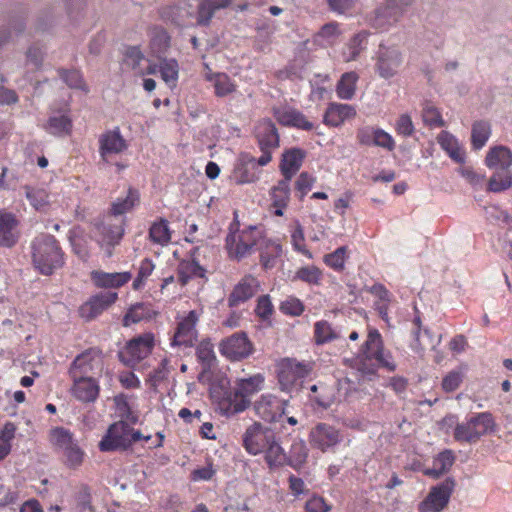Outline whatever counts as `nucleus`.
<instances>
[{
    "label": "nucleus",
    "instance_id": "nucleus-28",
    "mask_svg": "<svg viewBox=\"0 0 512 512\" xmlns=\"http://www.w3.org/2000/svg\"><path fill=\"white\" fill-rule=\"evenodd\" d=\"M68 240L74 254L81 260L86 261L90 256L89 244L91 237L80 227H74L69 231Z\"/></svg>",
    "mask_w": 512,
    "mask_h": 512
},
{
    "label": "nucleus",
    "instance_id": "nucleus-45",
    "mask_svg": "<svg viewBox=\"0 0 512 512\" xmlns=\"http://www.w3.org/2000/svg\"><path fill=\"white\" fill-rule=\"evenodd\" d=\"M358 75L356 72H346L337 84V94L341 99H352L356 91Z\"/></svg>",
    "mask_w": 512,
    "mask_h": 512
},
{
    "label": "nucleus",
    "instance_id": "nucleus-16",
    "mask_svg": "<svg viewBox=\"0 0 512 512\" xmlns=\"http://www.w3.org/2000/svg\"><path fill=\"white\" fill-rule=\"evenodd\" d=\"M127 147L126 140L122 137L119 128L106 131L99 136V153L106 163H109V158L112 155L123 152Z\"/></svg>",
    "mask_w": 512,
    "mask_h": 512
},
{
    "label": "nucleus",
    "instance_id": "nucleus-33",
    "mask_svg": "<svg viewBox=\"0 0 512 512\" xmlns=\"http://www.w3.org/2000/svg\"><path fill=\"white\" fill-rule=\"evenodd\" d=\"M102 239L100 244L105 247L108 257L112 255V249L115 245L119 244L123 237L124 229L121 225L115 224H102L99 227Z\"/></svg>",
    "mask_w": 512,
    "mask_h": 512
},
{
    "label": "nucleus",
    "instance_id": "nucleus-15",
    "mask_svg": "<svg viewBox=\"0 0 512 512\" xmlns=\"http://www.w3.org/2000/svg\"><path fill=\"white\" fill-rule=\"evenodd\" d=\"M272 113L277 122L286 127L310 131L314 128L306 116L299 110L292 107H273Z\"/></svg>",
    "mask_w": 512,
    "mask_h": 512
},
{
    "label": "nucleus",
    "instance_id": "nucleus-55",
    "mask_svg": "<svg viewBox=\"0 0 512 512\" xmlns=\"http://www.w3.org/2000/svg\"><path fill=\"white\" fill-rule=\"evenodd\" d=\"M422 117L426 125L433 127H443L445 125L440 112L433 105L426 104L424 106L422 110Z\"/></svg>",
    "mask_w": 512,
    "mask_h": 512
},
{
    "label": "nucleus",
    "instance_id": "nucleus-41",
    "mask_svg": "<svg viewBox=\"0 0 512 512\" xmlns=\"http://www.w3.org/2000/svg\"><path fill=\"white\" fill-rule=\"evenodd\" d=\"M49 441L55 449L62 452L76 443L73 434L64 427L52 428L49 432Z\"/></svg>",
    "mask_w": 512,
    "mask_h": 512
},
{
    "label": "nucleus",
    "instance_id": "nucleus-32",
    "mask_svg": "<svg viewBox=\"0 0 512 512\" xmlns=\"http://www.w3.org/2000/svg\"><path fill=\"white\" fill-rule=\"evenodd\" d=\"M232 0H202L198 5L197 24L208 26L216 11L224 9L231 4Z\"/></svg>",
    "mask_w": 512,
    "mask_h": 512
},
{
    "label": "nucleus",
    "instance_id": "nucleus-22",
    "mask_svg": "<svg viewBox=\"0 0 512 512\" xmlns=\"http://www.w3.org/2000/svg\"><path fill=\"white\" fill-rule=\"evenodd\" d=\"M259 288V281L252 275L244 276L228 297L229 307H237L252 298Z\"/></svg>",
    "mask_w": 512,
    "mask_h": 512
},
{
    "label": "nucleus",
    "instance_id": "nucleus-27",
    "mask_svg": "<svg viewBox=\"0 0 512 512\" xmlns=\"http://www.w3.org/2000/svg\"><path fill=\"white\" fill-rule=\"evenodd\" d=\"M257 160L249 154H242L240 163L234 169V179L237 184L252 183L258 179L255 172Z\"/></svg>",
    "mask_w": 512,
    "mask_h": 512
},
{
    "label": "nucleus",
    "instance_id": "nucleus-53",
    "mask_svg": "<svg viewBox=\"0 0 512 512\" xmlns=\"http://www.w3.org/2000/svg\"><path fill=\"white\" fill-rule=\"evenodd\" d=\"M59 77L70 87L74 89H84V80L78 70H58Z\"/></svg>",
    "mask_w": 512,
    "mask_h": 512
},
{
    "label": "nucleus",
    "instance_id": "nucleus-14",
    "mask_svg": "<svg viewBox=\"0 0 512 512\" xmlns=\"http://www.w3.org/2000/svg\"><path fill=\"white\" fill-rule=\"evenodd\" d=\"M288 401L281 400L273 395H262L255 403L257 414L265 421L275 422L285 414Z\"/></svg>",
    "mask_w": 512,
    "mask_h": 512
},
{
    "label": "nucleus",
    "instance_id": "nucleus-1",
    "mask_svg": "<svg viewBox=\"0 0 512 512\" xmlns=\"http://www.w3.org/2000/svg\"><path fill=\"white\" fill-rule=\"evenodd\" d=\"M264 380L262 374L239 379L233 389L214 391L212 397L219 401L220 407L226 414H237L250 406L251 396L262 389Z\"/></svg>",
    "mask_w": 512,
    "mask_h": 512
},
{
    "label": "nucleus",
    "instance_id": "nucleus-39",
    "mask_svg": "<svg viewBox=\"0 0 512 512\" xmlns=\"http://www.w3.org/2000/svg\"><path fill=\"white\" fill-rule=\"evenodd\" d=\"M225 246L229 256L238 261L248 256L252 251V247L235 234L226 236Z\"/></svg>",
    "mask_w": 512,
    "mask_h": 512
},
{
    "label": "nucleus",
    "instance_id": "nucleus-57",
    "mask_svg": "<svg viewBox=\"0 0 512 512\" xmlns=\"http://www.w3.org/2000/svg\"><path fill=\"white\" fill-rule=\"evenodd\" d=\"M66 458V465L70 468H76L83 462L84 452L78 446L77 442L63 452Z\"/></svg>",
    "mask_w": 512,
    "mask_h": 512
},
{
    "label": "nucleus",
    "instance_id": "nucleus-40",
    "mask_svg": "<svg viewBox=\"0 0 512 512\" xmlns=\"http://www.w3.org/2000/svg\"><path fill=\"white\" fill-rule=\"evenodd\" d=\"M308 457V448L303 440L294 441L291 445L289 455H287V464L295 470H300L306 463Z\"/></svg>",
    "mask_w": 512,
    "mask_h": 512
},
{
    "label": "nucleus",
    "instance_id": "nucleus-26",
    "mask_svg": "<svg viewBox=\"0 0 512 512\" xmlns=\"http://www.w3.org/2000/svg\"><path fill=\"white\" fill-rule=\"evenodd\" d=\"M28 12L26 9H20L9 17V27H0V49L11 39L12 29L16 35L22 34L26 29V20Z\"/></svg>",
    "mask_w": 512,
    "mask_h": 512
},
{
    "label": "nucleus",
    "instance_id": "nucleus-19",
    "mask_svg": "<svg viewBox=\"0 0 512 512\" xmlns=\"http://www.w3.org/2000/svg\"><path fill=\"white\" fill-rule=\"evenodd\" d=\"M413 328L411 330L413 342L411 348L419 353L426 349H434L441 340V335L434 336L428 328H422L420 316H415L413 319Z\"/></svg>",
    "mask_w": 512,
    "mask_h": 512
},
{
    "label": "nucleus",
    "instance_id": "nucleus-48",
    "mask_svg": "<svg viewBox=\"0 0 512 512\" xmlns=\"http://www.w3.org/2000/svg\"><path fill=\"white\" fill-rule=\"evenodd\" d=\"M149 238L153 243L166 245L171 240V234L167 220L161 218L159 222L153 223L149 229Z\"/></svg>",
    "mask_w": 512,
    "mask_h": 512
},
{
    "label": "nucleus",
    "instance_id": "nucleus-20",
    "mask_svg": "<svg viewBox=\"0 0 512 512\" xmlns=\"http://www.w3.org/2000/svg\"><path fill=\"white\" fill-rule=\"evenodd\" d=\"M365 19L367 24L377 31H387L400 21L384 1L369 12Z\"/></svg>",
    "mask_w": 512,
    "mask_h": 512
},
{
    "label": "nucleus",
    "instance_id": "nucleus-36",
    "mask_svg": "<svg viewBox=\"0 0 512 512\" xmlns=\"http://www.w3.org/2000/svg\"><path fill=\"white\" fill-rule=\"evenodd\" d=\"M170 46V36L167 31L159 26H155L151 30L150 48L152 53L161 59Z\"/></svg>",
    "mask_w": 512,
    "mask_h": 512
},
{
    "label": "nucleus",
    "instance_id": "nucleus-60",
    "mask_svg": "<svg viewBox=\"0 0 512 512\" xmlns=\"http://www.w3.org/2000/svg\"><path fill=\"white\" fill-rule=\"evenodd\" d=\"M280 310L286 315L299 316L304 311V305L299 299L289 297L281 303Z\"/></svg>",
    "mask_w": 512,
    "mask_h": 512
},
{
    "label": "nucleus",
    "instance_id": "nucleus-35",
    "mask_svg": "<svg viewBox=\"0 0 512 512\" xmlns=\"http://www.w3.org/2000/svg\"><path fill=\"white\" fill-rule=\"evenodd\" d=\"M93 370V357L92 351L86 350L79 354L71 364L69 374L71 378H84L91 377L90 373Z\"/></svg>",
    "mask_w": 512,
    "mask_h": 512
},
{
    "label": "nucleus",
    "instance_id": "nucleus-59",
    "mask_svg": "<svg viewBox=\"0 0 512 512\" xmlns=\"http://www.w3.org/2000/svg\"><path fill=\"white\" fill-rule=\"evenodd\" d=\"M25 194L31 205L39 210L47 204V195L43 190H36L31 187H25Z\"/></svg>",
    "mask_w": 512,
    "mask_h": 512
},
{
    "label": "nucleus",
    "instance_id": "nucleus-25",
    "mask_svg": "<svg viewBox=\"0 0 512 512\" xmlns=\"http://www.w3.org/2000/svg\"><path fill=\"white\" fill-rule=\"evenodd\" d=\"M73 394L82 402H94L99 394V386L92 377L72 378Z\"/></svg>",
    "mask_w": 512,
    "mask_h": 512
},
{
    "label": "nucleus",
    "instance_id": "nucleus-46",
    "mask_svg": "<svg viewBox=\"0 0 512 512\" xmlns=\"http://www.w3.org/2000/svg\"><path fill=\"white\" fill-rule=\"evenodd\" d=\"M159 71L163 81L168 84L170 87H174L176 85L179 73V66L175 59H167L161 57L159 59Z\"/></svg>",
    "mask_w": 512,
    "mask_h": 512
},
{
    "label": "nucleus",
    "instance_id": "nucleus-52",
    "mask_svg": "<svg viewBox=\"0 0 512 512\" xmlns=\"http://www.w3.org/2000/svg\"><path fill=\"white\" fill-rule=\"evenodd\" d=\"M512 186V174L506 170L494 174L488 183V189L492 192H501Z\"/></svg>",
    "mask_w": 512,
    "mask_h": 512
},
{
    "label": "nucleus",
    "instance_id": "nucleus-42",
    "mask_svg": "<svg viewBox=\"0 0 512 512\" xmlns=\"http://www.w3.org/2000/svg\"><path fill=\"white\" fill-rule=\"evenodd\" d=\"M59 16V9L56 5L51 4L42 8L37 14L35 21V29L37 31H47L54 26Z\"/></svg>",
    "mask_w": 512,
    "mask_h": 512
},
{
    "label": "nucleus",
    "instance_id": "nucleus-51",
    "mask_svg": "<svg viewBox=\"0 0 512 512\" xmlns=\"http://www.w3.org/2000/svg\"><path fill=\"white\" fill-rule=\"evenodd\" d=\"M147 318H150V309L144 303H136L125 314L123 325L129 326L132 323H138Z\"/></svg>",
    "mask_w": 512,
    "mask_h": 512
},
{
    "label": "nucleus",
    "instance_id": "nucleus-47",
    "mask_svg": "<svg viewBox=\"0 0 512 512\" xmlns=\"http://www.w3.org/2000/svg\"><path fill=\"white\" fill-rule=\"evenodd\" d=\"M45 128L55 136L67 135L71 132L72 121L67 115H54L49 118Z\"/></svg>",
    "mask_w": 512,
    "mask_h": 512
},
{
    "label": "nucleus",
    "instance_id": "nucleus-11",
    "mask_svg": "<svg viewBox=\"0 0 512 512\" xmlns=\"http://www.w3.org/2000/svg\"><path fill=\"white\" fill-rule=\"evenodd\" d=\"M275 433L260 423L249 426L243 435V445L248 453L257 455L264 452L269 443H273Z\"/></svg>",
    "mask_w": 512,
    "mask_h": 512
},
{
    "label": "nucleus",
    "instance_id": "nucleus-63",
    "mask_svg": "<svg viewBox=\"0 0 512 512\" xmlns=\"http://www.w3.org/2000/svg\"><path fill=\"white\" fill-rule=\"evenodd\" d=\"M455 462V455L451 450H444L439 453L434 459L433 463L438 467L444 474L447 473Z\"/></svg>",
    "mask_w": 512,
    "mask_h": 512
},
{
    "label": "nucleus",
    "instance_id": "nucleus-12",
    "mask_svg": "<svg viewBox=\"0 0 512 512\" xmlns=\"http://www.w3.org/2000/svg\"><path fill=\"white\" fill-rule=\"evenodd\" d=\"M402 61V53L397 48L380 45L377 52L376 71L380 77L389 79L396 75Z\"/></svg>",
    "mask_w": 512,
    "mask_h": 512
},
{
    "label": "nucleus",
    "instance_id": "nucleus-10",
    "mask_svg": "<svg viewBox=\"0 0 512 512\" xmlns=\"http://www.w3.org/2000/svg\"><path fill=\"white\" fill-rule=\"evenodd\" d=\"M129 424L120 420L109 426L106 434L99 442L102 452L126 451L129 449Z\"/></svg>",
    "mask_w": 512,
    "mask_h": 512
},
{
    "label": "nucleus",
    "instance_id": "nucleus-7",
    "mask_svg": "<svg viewBox=\"0 0 512 512\" xmlns=\"http://www.w3.org/2000/svg\"><path fill=\"white\" fill-rule=\"evenodd\" d=\"M219 350L228 360L241 361L254 352V345L245 332L239 331L223 339Z\"/></svg>",
    "mask_w": 512,
    "mask_h": 512
},
{
    "label": "nucleus",
    "instance_id": "nucleus-21",
    "mask_svg": "<svg viewBox=\"0 0 512 512\" xmlns=\"http://www.w3.org/2000/svg\"><path fill=\"white\" fill-rule=\"evenodd\" d=\"M20 238L19 221L9 212L0 211V246L11 248Z\"/></svg>",
    "mask_w": 512,
    "mask_h": 512
},
{
    "label": "nucleus",
    "instance_id": "nucleus-30",
    "mask_svg": "<svg viewBox=\"0 0 512 512\" xmlns=\"http://www.w3.org/2000/svg\"><path fill=\"white\" fill-rule=\"evenodd\" d=\"M91 275L95 285L103 288H119L126 284L132 277L130 272L106 273L94 271Z\"/></svg>",
    "mask_w": 512,
    "mask_h": 512
},
{
    "label": "nucleus",
    "instance_id": "nucleus-64",
    "mask_svg": "<svg viewBox=\"0 0 512 512\" xmlns=\"http://www.w3.org/2000/svg\"><path fill=\"white\" fill-rule=\"evenodd\" d=\"M144 59V55L139 46H128L124 52V61L136 69L140 62Z\"/></svg>",
    "mask_w": 512,
    "mask_h": 512
},
{
    "label": "nucleus",
    "instance_id": "nucleus-6",
    "mask_svg": "<svg viewBox=\"0 0 512 512\" xmlns=\"http://www.w3.org/2000/svg\"><path fill=\"white\" fill-rule=\"evenodd\" d=\"M153 346L154 337L150 333L134 337L118 352V359L125 366L134 368L151 353Z\"/></svg>",
    "mask_w": 512,
    "mask_h": 512
},
{
    "label": "nucleus",
    "instance_id": "nucleus-58",
    "mask_svg": "<svg viewBox=\"0 0 512 512\" xmlns=\"http://www.w3.org/2000/svg\"><path fill=\"white\" fill-rule=\"evenodd\" d=\"M296 278L308 284H318L321 271L315 266L302 267L297 271Z\"/></svg>",
    "mask_w": 512,
    "mask_h": 512
},
{
    "label": "nucleus",
    "instance_id": "nucleus-23",
    "mask_svg": "<svg viewBox=\"0 0 512 512\" xmlns=\"http://www.w3.org/2000/svg\"><path fill=\"white\" fill-rule=\"evenodd\" d=\"M306 152L301 148H290L282 154L280 171L284 179L291 180L301 168Z\"/></svg>",
    "mask_w": 512,
    "mask_h": 512
},
{
    "label": "nucleus",
    "instance_id": "nucleus-54",
    "mask_svg": "<svg viewBox=\"0 0 512 512\" xmlns=\"http://www.w3.org/2000/svg\"><path fill=\"white\" fill-rule=\"evenodd\" d=\"M45 55V47L38 43L32 44L26 51L27 62L32 64L36 69L42 66Z\"/></svg>",
    "mask_w": 512,
    "mask_h": 512
},
{
    "label": "nucleus",
    "instance_id": "nucleus-61",
    "mask_svg": "<svg viewBox=\"0 0 512 512\" xmlns=\"http://www.w3.org/2000/svg\"><path fill=\"white\" fill-rule=\"evenodd\" d=\"M395 129L399 135L410 137L415 132V127L411 117L408 114H402L396 120Z\"/></svg>",
    "mask_w": 512,
    "mask_h": 512
},
{
    "label": "nucleus",
    "instance_id": "nucleus-2",
    "mask_svg": "<svg viewBox=\"0 0 512 512\" xmlns=\"http://www.w3.org/2000/svg\"><path fill=\"white\" fill-rule=\"evenodd\" d=\"M31 249L33 267L44 276L54 274L65 264V253L53 235L37 236L31 244Z\"/></svg>",
    "mask_w": 512,
    "mask_h": 512
},
{
    "label": "nucleus",
    "instance_id": "nucleus-13",
    "mask_svg": "<svg viewBox=\"0 0 512 512\" xmlns=\"http://www.w3.org/2000/svg\"><path fill=\"white\" fill-rule=\"evenodd\" d=\"M118 295L116 292H100L92 296L79 309L80 316L86 321H91L112 305Z\"/></svg>",
    "mask_w": 512,
    "mask_h": 512
},
{
    "label": "nucleus",
    "instance_id": "nucleus-31",
    "mask_svg": "<svg viewBox=\"0 0 512 512\" xmlns=\"http://www.w3.org/2000/svg\"><path fill=\"white\" fill-rule=\"evenodd\" d=\"M196 357L202 367V371L198 376V380L200 381L204 374L209 373L212 370V368L216 365L217 361L213 344L209 339L202 340L197 345Z\"/></svg>",
    "mask_w": 512,
    "mask_h": 512
},
{
    "label": "nucleus",
    "instance_id": "nucleus-18",
    "mask_svg": "<svg viewBox=\"0 0 512 512\" xmlns=\"http://www.w3.org/2000/svg\"><path fill=\"white\" fill-rule=\"evenodd\" d=\"M197 320L196 312L190 311L189 314L178 323L171 344L174 346L183 345L185 347H192L197 340Z\"/></svg>",
    "mask_w": 512,
    "mask_h": 512
},
{
    "label": "nucleus",
    "instance_id": "nucleus-62",
    "mask_svg": "<svg viewBox=\"0 0 512 512\" xmlns=\"http://www.w3.org/2000/svg\"><path fill=\"white\" fill-rule=\"evenodd\" d=\"M377 129L378 128L372 126H364L359 128L356 134L358 143L365 146H374Z\"/></svg>",
    "mask_w": 512,
    "mask_h": 512
},
{
    "label": "nucleus",
    "instance_id": "nucleus-34",
    "mask_svg": "<svg viewBox=\"0 0 512 512\" xmlns=\"http://www.w3.org/2000/svg\"><path fill=\"white\" fill-rule=\"evenodd\" d=\"M485 162L490 168L506 170L512 165V152L505 146H495L487 153Z\"/></svg>",
    "mask_w": 512,
    "mask_h": 512
},
{
    "label": "nucleus",
    "instance_id": "nucleus-8",
    "mask_svg": "<svg viewBox=\"0 0 512 512\" xmlns=\"http://www.w3.org/2000/svg\"><path fill=\"white\" fill-rule=\"evenodd\" d=\"M312 370L310 363L295 359H284L279 365L278 381L284 391H291L298 381L307 377Z\"/></svg>",
    "mask_w": 512,
    "mask_h": 512
},
{
    "label": "nucleus",
    "instance_id": "nucleus-37",
    "mask_svg": "<svg viewBox=\"0 0 512 512\" xmlns=\"http://www.w3.org/2000/svg\"><path fill=\"white\" fill-rule=\"evenodd\" d=\"M140 203V193L137 189L130 187L125 198H118L113 202L111 213L115 216L123 215L131 211Z\"/></svg>",
    "mask_w": 512,
    "mask_h": 512
},
{
    "label": "nucleus",
    "instance_id": "nucleus-9",
    "mask_svg": "<svg viewBox=\"0 0 512 512\" xmlns=\"http://www.w3.org/2000/svg\"><path fill=\"white\" fill-rule=\"evenodd\" d=\"M455 486L454 478L448 477L432 487L426 499L420 503L419 510L421 512H440L448 505Z\"/></svg>",
    "mask_w": 512,
    "mask_h": 512
},
{
    "label": "nucleus",
    "instance_id": "nucleus-38",
    "mask_svg": "<svg viewBox=\"0 0 512 512\" xmlns=\"http://www.w3.org/2000/svg\"><path fill=\"white\" fill-rule=\"evenodd\" d=\"M206 270L196 260H183L178 265V277L182 285H186L194 277L203 278Z\"/></svg>",
    "mask_w": 512,
    "mask_h": 512
},
{
    "label": "nucleus",
    "instance_id": "nucleus-29",
    "mask_svg": "<svg viewBox=\"0 0 512 512\" xmlns=\"http://www.w3.org/2000/svg\"><path fill=\"white\" fill-rule=\"evenodd\" d=\"M258 250L260 251V263L264 269H271L276 264V259L282 254V246L275 240L261 239Z\"/></svg>",
    "mask_w": 512,
    "mask_h": 512
},
{
    "label": "nucleus",
    "instance_id": "nucleus-43",
    "mask_svg": "<svg viewBox=\"0 0 512 512\" xmlns=\"http://www.w3.org/2000/svg\"><path fill=\"white\" fill-rule=\"evenodd\" d=\"M264 452L265 461L269 468H277L287 464V454L275 436L273 437V443H269Z\"/></svg>",
    "mask_w": 512,
    "mask_h": 512
},
{
    "label": "nucleus",
    "instance_id": "nucleus-3",
    "mask_svg": "<svg viewBox=\"0 0 512 512\" xmlns=\"http://www.w3.org/2000/svg\"><path fill=\"white\" fill-rule=\"evenodd\" d=\"M375 360L382 367L389 371L395 369V364L385 358L382 338L378 330L369 331L361 352L358 356V370L365 375H373L376 372V366L368 362Z\"/></svg>",
    "mask_w": 512,
    "mask_h": 512
},
{
    "label": "nucleus",
    "instance_id": "nucleus-44",
    "mask_svg": "<svg viewBox=\"0 0 512 512\" xmlns=\"http://www.w3.org/2000/svg\"><path fill=\"white\" fill-rule=\"evenodd\" d=\"M491 133L490 124L486 121H476L472 125L471 145L473 149L480 150L488 141Z\"/></svg>",
    "mask_w": 512,
    "mask_h": 512
},
{
    "label": "nucleus",
    "instance_id": "nucleus-17",
    "mask_svg": "<svg viewBox=\"0 0 512 512\" xmlns=\"http://www.w3.org/2000/svg\"><path fill=\"white\" fill-rule=\"evenodd\" d=\"M309 441L312 447L326 451L340 442L339 431L326 423H318L311 429Z\"/></svg>",
    "mask_w": 512,
    "mask_h": 512
},
{
    "label": "nucleus",
    "instance_id": "nucleus-49",
    "mask_svg": "<svg viewBox=\"0 0 512 512\" xmlns=\"http://www.w3.org/2000/svg\"><path fill=\"white\" fill-rule=\"evenodd\" d=\"M314 338L316 344L320 345L339 338V335L331 327L330 323L321 320L314 324Z\"/></svg>",
    "mask_w": 512,
    "mask_h": 512
},
{
    "label": "nucleus",
    "instance_id": "nucleus-24",
    "mask_svg": "<svg viewBox=\"0 0 512 512\" xmlns=\"http://www.w3.org/2000/svg\"><path fill=\"white\" fill-rule=\"evenodd\" d=\"M356 115V110L349 104L331 103L324 114L323 121L326 125L337 127L346 119Z\"/></svg>",
    "mask_w": 512,
    "mask_h": 512
},
{
    "label": "nucleus",
    "instance_id": "nucleus-4",
    "mask_svg": "<svg viewBox=\"0 0 512 512\" xmlns=\"http://www.w3.org/2000/svg\"><path fill=\"white\" fill-rule=\"evenodd\" d=\"M495 421L490 412L477 413L467 421L457 423L454 439L460 443L475 444L482 436L494 432Z\"/></svg>",
    "mask_w": 512,
    "mask_h": 512
},
{
    "label": "nucleus",
    "instance_id": "nucleus-5",
    "mask_svg": "<svg viewBox=\"0 0 512 512\" xmlns=\"http://www.w3.org/2000/svg\"><path fill=\"white\" fill-rule=\"evenodd\" d=\"M255 136L262 152L257 163L260 166L267 165L272 159V150L279 147V134L276 125L269 118H264L255 127Z\"/></svg>",
    "mask_w": 512,
    "mask_h": 512
},
{
    "label": "nucleus",
    "instance_id": "nucleus-56",
    "mask_svg": "<svg viewBox=\"0 0 512 512\" xmlns=\"http://www.w3.org/2000/svg\"><path fill=\"white\" fill-rule=\"evenodd\" d=\"M346 252L347 248L345 246H341L334 252L325 255L324 261L334 270L340 271L344 268Z\"/></svg>",
    "mask_w": 512,
    "mask_h": 512
},
{
    "label": "nucleus",
    "instance_id": "nucleus-50",
    "mask_svg": "<svg viewBox=\"0 0 512 512\" xmlns=\"http://www.w3.org/2000/svg\"><path fill=\"white\" fill-rule=\"evenodd\" d=\"M291 180L282 179L272 189V201L274 207L285 208L289 202L290 187L289 183Z\"/></svg>",
    "mask_w": 512,
    "mask_h": 512
}]
</instances>
